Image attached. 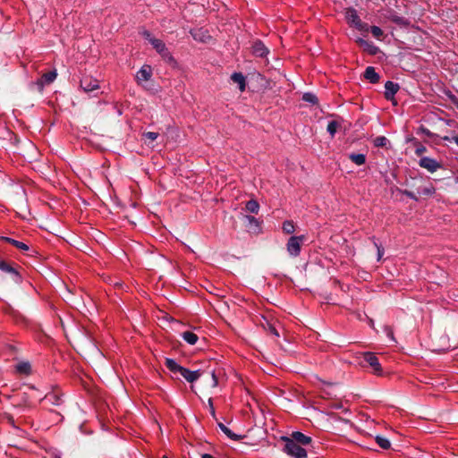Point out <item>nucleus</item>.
I'll return each instance as SVG.
<instances>
[{
  "instance_id": "nucleus-1",
  "label": "nucleus",
  "mask_w": 458,
  "mask_h": 458,
  "mask_svg": "<svg viewBox=\"0 0 458 458\" xmlns=\"http://www.w3.org/2000/svg\"><path fill=\"white\" fill-rule=\"evenodd\" d=\"M282 440L285 442L284 452L293 458H307V452L293 440H288V437H283Z\"/></svg>"
},
{
  "instance_id": "nucleus-2",
  "label": "nucleus",
  "mask_w": 458,
  "mask_h": 458,
  "mask_svg": "<svg viewBox=\"0 0 458 458\" xmlns=\"http://www.w3.org/2000/svg\"><path fill=\"white\" fill-rule=\"evenodd\" d=\"M304 241V235L291 236L286 243V250L289 255L292 257H298L301 253V245Z\"/></svg>"
},
{
  "instance_id": "nucleus-3",
  "label": "nucleus",
  "mask_w": 458,
  "mask_h": 458,
  "mask_svg": "<svg viewBox=\"0 0 458 458\" xmlns=\"http://www.w3.org/2000/svg\"><path fill=\"white\" fill-rule=\"evenodd\" d=\"M150 44L153 47V48H155V50L162 56L164 60H165L168 63H175V60L173 57L172 54L169 52V50L165 47V44L161 39H152Z\"/></svg>"
},
{
  "instance_id": "nucleus-4",
  "label": "nucleus",
  "mask_w": 458,
  "mask_h": 458,
  "mask_svg": "<svg viewBox=\"0 0 458 458\" xmlns=\"http://www.w3.org/2000/svg\"><path fill=\"white\" fill-rule=\"evenodd\" d=\"M419 165L420 167L428 170L430 173H434L439 168H441V164L437 162L436 159H433L428 157H423L420 159Z\"/></svg>"
},
{
  "instance_id": "nucleus-5",
  "label": "nucleus",
  "mask_w": 458,
  "mask_h": 458,
  "mask_svg": "<svg viewBox=\"0 0 458 458\" xmlns=\"http://www.w3.org/2000/svg\"><path fill=\"white\" fill-rule=\"evenodd\" d=\"M365 361L371 367L373 372L377 375L382 374V368L378 359L371 352H365L363 354Z\"/></svg>"
},
{
  "instance_id": "nucleus-6",
  "label": "nucleus",
  "mask_w": 458,
  "mask_h": 458,
  "mask_svg": "<svg viewBox=\"0 0 458 458\" xmlns=\"http://www.w3.org/2000/svg\"><path fill=\"white\" fill-rule=\"evenodd\" d=\"M81 88L85 92H91L95 89H99V84L98 80L89 76H85L81 80Z\"/></svg>"
},
{
  "instance_id": "nucleus-7",
  "label": "nucleus",
  "mask_w": 458,
  "mask_h": 458,
  "mask_svg": "<svg viewBox=\"0 0 458 458\" xmlns=\"http://www.w3.org/2000/svg\"><path fill=\"white\" fill-rule=\"evenodd\" d=\"M152 76V68L150 65L144 64L136 74V81L140 84L142 81H148Z\"/></svg>"
},
{
  "instance_id": "nucleus-8",
  "label": "nucleus",
  "mask_w": 458,
  "mask_h": 458,
  "mask_svg": "<svg viewBox=\"0 0 458 458\" xmlns=\"http://www.w3.org/2000/svg\"><path fill=\"white\" fill-rule=\"evenodd\" d=\"M346 18L348 22L353 24L359 30L363 29V23L361 22L357 12L354 9H348L346 12Z\"/></svg>"
},
{
  "instance_id": "nucleus-9",
  "label": "nucleus",
  "mask_w": 458,
  "mask_h": 458,
  "mask_svg": "<svg viewBox=\"0 0 458 458\" xmlns=\"http://www.w3.org/2000/svg\"><path fill=\"white\" fill-rule=\"evenodd\" d=\"M356 42L364 51H366L371 55H377V52L379 51L378 47H376L372 42L367 41L362 38H358Z\"/></svg>"
},
{
  "instance_id": "nucleus-10",
  "label": "nucleus",
  "mask_w": 458,
  "mask_h": 458,
  "mask_svg": "<svg viewBox=\"0 0 458 458\" xmlns=\"http://www.w3.org/2000/svg\"><path fill=\"white\" fill-rule=\"evenodd\" d=\"M288 440H293L297 445H307L310 444L311 437L302 434L301 432L295 431L292 433L291 437H288Z\"/></svg>"
},
{
  "instance_id": "nucleus-11",
  "label": "nucleus",
  "mask_w": 458,
  "mask_h": 458,
  "mask_svg": "<svg viewBox=\"0 0 458 458\" xmlns=\"http://www.w3.org/2000/svg\"><path fill=\"white\" fill-rule=\"evenodd\" d=\"M399 89H400V87L397 83H394L391 81H386L385 84V89H386L385 90V98L387 100L394 99V97Z\"/></svg>"
},
{
  "instance_id": "nucleus-12",
  "label": "nucleus",
  "mask_w": 458,
  "mask_h": 458,
  "mask_svg": "<svg viewBox=\"0 0 458 458\" xmlns=\"http://www.w3.org/2000/svg\"><path fill=\"white\" fill-rule=\"evenodd\" d=\"M252 53L258 57H266L269 51L261 41H256L252 45Z\"/></svg>"
},
{
  "instance_id": "nucleus-13",
  "label": "nucleus",
  "mask_w": 458,
  "mask_h": 458,
  "mask_svg": "<svg viewBox=\"0 0 458 458\" xmlns=\"http://www.w3.org/2000/svg\"><path fill=\"white\" fill-rule=\"evenodd\" d=\"M180 375L183 377L188 382L193 383L198 380L201 376V372L199 370H190L183 367Z\"/></svg>"
},
{
  "instance_id": "nucleus-14",
  "label": "nucleus",
  "mask_w": 458,
  "mask_h": 458,
  "mask_svg": "<svg viewBox=\"0 0 458 458\" xmlns=\"http://www.w3.org/2000/svg\"><path fill=\"white\" fill-rule=\"evenodd\" d=\"M56 76L57 73L55 71L44 73L37 83L42 89L45 84L52 83L55 80Z\"/></svg>"
},
{
  "instance_id": "nucleus-15",
  "label": "nucleus",
  "mask_w": 458,
  "mask_h": 458,
  "mask_svg": "<svg viewBox=\"0 0 458 458\" xmlns=\"http://www.w3.org/2000/svg\"><path fill=\"white\" fill-rule=\"evenodd\" d=\"M364 77L371 83H377L379 81V75L376 72V70L372 66L366 68Z\"/></svg>"
},
{
  "instance_id": "nucleus-16",
  "label": "nucleus",
  "mask_w": 458,
  "mask_h": 458,
  "mask_svg": "<svg viewBox=\"0 0 458 458\" xmlns=\"http://www.w3.org/2000/svg\"><path fill=\"white\" fill-rule=\"evenodd\" d=\"M232 81L239 85V89L243 92L246 87L245 77L241 72H234L231 76Z\"/></svg>"
},
{
  "instance_id": "nucleus-17",
  "label": "nucleus",
  "mask_w": 458,
  "mask_h": 458,
  "mask_svg": "<svg viewBox=\"0 0 458 458\" xmlns=\"http://www.w3.org/2000/svg\"><path fill=\"white\" fill-rule=\"evenodd\" d=\"M348 157L356 165H362L367 160L366 155L361 153H351Z\"/></svg>"
},
{
  "instance_id": "nucleus-18",
  "label": "nucleus",
  "mask_w": 458,
  "mask_h": 458,
  "mask_svg": "<svg viewBox=\"0 0 458 458\" xmlns=\"http://www.w3.org/2000/svg\"><path fill=\"white\" fill-rule=\"evenodd\" d=\"M45 403L52 404V405H59L61 402L60 396L56 393H49L45 395L42 399Z\"/></svg>"
},
{
  "instance_id": "nucleus-19",
  "label": "nucleus",
  "mask_w": 458,
  "mask_h": 458,
  "mask_svg": "<svg viewBox=\"0 0 458 458\" xmlns=\"http://www.w3.org/2000/svg\"><path fill=\"white\" fill-rule=\"evenodd\" d=\"M165 366L166 368L172 371L173 373L176 374L182 372V369L183 367L179 365L173 359H166L165 360Z\"/></svg>"
},
{
  "instance_id": "nucleus-20",
  "label": "nucleus",
  "mask_w": 458,
  "mask_h": 458,
  "mask_svg": "<svg viewBox=\"0 0 458 458\" xmlns=\"http://www.w3.org/2000/svg\"><path fill=\"white\" fill-rule=\"evenodd\" d=\"M261 326L266 331L269 332L270 334L274 335L276 337L279 336V333L276 326L271 321L267 320V318H264V321L261 322Z\"/></svg>"
},
{
  "instance_id": "nucleus-21",
  "label": "nucleus",
  "mask_w": 458,
  "mask_h": 458,
  "mask_svg": "<svg viewBox=\"0 0 458 458\" xmlns=\"http://www.w3.org/2000/svg\"><path fill=\"white\" fill-rule=\"evenodd\" d=\"M182 339L191 345H194L198 342V335L191 331H185L182 334Z\"/></svg>"
},
{
  "instance_id": "nucleus-22",
  "label": "nucleus",
  "mask_w": 458,
  "mask_h": 458,
  "mask_svg": "<svg viewBox=\"0 0 458 458\" xmlns=\"http://www.w3.org/2000/svg\"><path fill=\"white\" fill-rule=\"evenodd\" d=\"M2 240L11 243L12 245L15 246L16 248H18L23 251H26L29 250V246L22 242H19V241H16L14 239H12L9 237H3Z\"/></svg>"
},
{
  "instance_id": "nucleus-23",
  "label": "nucleus",
  "mask_w": 458,
  "mask_h": 458,
  "mask_svg": "<svg viewBox=\"0 0 458 458\" xmlns=\"http://www.w3.org/2000/svg\"><path fill=\"white\" fill-rule=\"evenodd\" d=\"M245 208L248 212L258 214L259 210V204L255 199H250L246 203Z\"/></svg>"
},
{
  "instance_id": "nucleus-24",
  "label": "nucleus",
  "mask_w": 458,
  "mask_h": 458,
  "mask_svg": "<svg viewBox=\"0 0 458 458\" xmlns=\"http://www.w3.org/2000/svg\"><path fill=\"white\" fill-rule=\"evenodd\" d=\"M16 370L23 375H29L31 370L30 364L29 362H20L16 366Z\"/></svg>"
},
{
  "instance_id": "nucleus-25",
  "label": "nucleus",
  "mask_w": 458,
  "mask_h": 458,
  "mask_svg": "<svg viewBox=\"0 0 458 458\" xmlns=\"http://www.w3.org/2000/svg\"><path fill=\"white\" fill-rule=\"evenodd\" d=\"M282 229H283L284 233H285L287 234H292L295 231L294 223L291 220H285L283 223Z\"/></svg>"
},
{
  "instance_id": "nucleus-26",
  "label": "nucleus",
  "mask_w": 458,
  "mask_h": 458,
  "mask_svg": "<svg viewBox=\"0 0 458 458\" xmlns=\"http://www.w3.org/2000/svg\"><path fill=\"white\" fill-rule=\"evenodd\" d=\"M218 427L220 428V429L230 438V439H233V440H237L240 438V437L236 434H234L233 432H232V430L227 428L225 425H224L223 423H218Z\"/></svg>"
},
{
  "instance_id": "nucleus-27",
  "label": "nucleus",
  "mask_w": 458,
  "mask_h": 458,
  "mask_svg": "<svg viewBox=\"0 0 458 458\" xmlns=\"http://www.w3.org/2000/svg\"><path fill=\"white\" fill-rule=\"evenodd\" d=\"M0 270L5 273L17 274L15 268L3 259H0Z\"/></svg>"
},
{
  "instance_id": "nucleus-28",
  "label": "nucleus",
  "mask_w": 458,
  "mask_h": 458,
  "mask_svg": "<svg viewBox=\"0 0 458 458\" xmlns=\"http://www.w3.org/2000/svg\"><path fill=\"white\" fill-rule=\"evenodd\" d=\"M376 442L383 449L390 448V445H391L390 441L384 437L377 436Z\"/></svg>"
},
{
  "instance_id": "nucleus-29",
  "label": "nucleus",
  "mask_w": 458,
  "mask_h": 458,
  "mask_svg": "<svg viewBox=\"0 0 458 458\" xmlns=\"http://www.w3.org/2000/svg\"><path fill=\"white\" fill-rule=\"evenodd\" d=\"M339 127L340 124L337 121H331L327 124V130L330 133L331 137H334Z\"/></svg>"
},
{
  "instance_id": "nucleus-30",
  "label": "nucleus",
  "mask_w": 458,
  "mask_h": 458,
  "mask_svg": "<svg viewBox=\"0 0 458 458\" xmlns=\"http://www.w3.org/2000/svg\"><path fill=\"white\" fill-rule=\"evenodd\" d=\"M388 143V140L385 136H378L373 140L375 147H385Z\"/></svg>"
},
{
  "instance_id": "nucleus-31",
  "label": "nucleus",
  "mask_w": 458,
  "mask_h": 458,
  "mask_svg": "<svg viewBox=\"0 0 458 458\" xmlns=\"http://www.w3.org/2000/svg\"><path fill=\"white\" fill-rule=\"evenodd\" d=\"M302 99L306 102H310L311 104H316L318 103V98L312 94V93H305L303 96H302Z\"/></svg>"
},
{
  "instance_id": "nucleus-32",
  "label": "nucleus",
  "mask_w": 458,
  "mask_h": 458,
  "mask_svg": "<svg viewBox=\"0 0 458 458\" xmlns=\"http://www.w3.org/2000/svg\"><path fill=\"white\" fill-rule=\"evenodd\" d=\"M370 32L376 38H380L383 36V30L377 26H371Z\"/></svg>"
},
{
  "instance_id": "nucleus-33",
  "label": "nucleus",
  "mask_w": 458,
  "mask_h": 458,
  "mask_svg": "<svg viewBox=\"0 0 458 458\" xmlns=\"http://www.w3.org/2000/svg\"><path fill=\"white\" fill-rule=\"evenodd\" d=\"M392 21L394 23L399 24V25H407L408 24L407 21L403 17H400L397 15L393 16Z\"/></svg>"
},
{
  "instance_id": "nucleus-34",
  "label": "nucleus",
  "mask_w": 458,
  "mask_h": 458,
  "mask_svg": "<svg viewBox=\"0 0 458 458\" xmlns=\"http://www.w3.org/2000/svg\"><path fill=\"white\" fill-rule=\"evenodd\" d=\"M426 151H427V148H426L425 146H423L422 144H418L417 147H416V149H415V154L418 157H420Z\"/></svg>"
},
{
  "instance_id": "nucleus-35",
  "label": "nucleus",
  "mask_w": 458,
  "mask_h": 458,
  "mask_svg": "<svg viewBox=\"0 0 458 458\" xmlns=\"http://www.w3.org/2000/svg\"><path fill=\"white\" fill-rule=\"evenodd\" d=\"M142 37L147 39L149 43H151L152 39H155L156 38L151 35V33L148 30H143L141 32Z\"/></svg>"
},
{
  "instance_id": "nucleus-36",
  "label": "nucleus",
  "mask_w": 458,
  "mask_h": 458,
  "mask_svg": "<svg viewBox=\"0 0 458 458\" xmlns=\"http://www.w3.org/2000/svg\"><path fill=\"white\" fill-rule=\"evenodd\" d=\"M211 376H212L211 386L212 387H216L218 385V378H217L216 371L213 370L212 373H211Z\"/></svg>"
},
{
  "instance_id": "nucleus-37",
  "label": "nucleus",
  "mask_w": 458,
  "mask_h": 458,
  "mask_svg": "<svg viewBox=\"0 0 458 458\" xmlns=\"http://www.w3.org/2000/svg\"><path fill=\"white\" fill-rule=\"evenodd\" d=\"M144 136L151 140H155L157 139L158 133L154 131H148L144 133Z\"/></svg>"
},
{
  "instance_id": "nucleus-38",
  "label": "nucleus",
  "mask_w": 458,
  "mask_h": 458,
  "mask_svg": "<svg viewBox=\"0 0 458 458\" xmlns=\"http://www.w3.org/2000/svg\"><path fill=\"white\" fill-rule=\"evenodd\" d=\"M402 193L403 195L409 197L411 199L418 200V198L416 197V195L412 191H410L408 190H403V191H402Z\"/></svg>"
},
{
  "instance_id": "nucleus-39",
  "label": "nucleus",
  "mask_w": 458,
  "mask_h": 458,
  "mask_svg": "<svg viewBox=\"0 0 458 458\" xmlns=\"http://www.w3.org/2000/svg\"><path fill=\"white\" fill-rule=\"evenodd\" d=\"M384 330H385V332H386V335H387L391 340L394 341V332H393L392 328H391L390 327L386 326V327H385Z\"/></svg>"
},
{
  "instance_id": "nucleus-40",
  "label": "nucleus",
  "mask_w": 458,
  "mask_h": 458,
  "mask_svg": "<svg viewBox=\"0 0 458 458\" xmlns=\"http://www.w3.org/2000/svg\"><path fill=\"white\" fill-rule=\"evenodd\" d=\"M444 140L447 141H453L458 146V135L453 136V137H444Z\"/></svg>"
},
{
  "instance_id": "nucleus-41",
  "label": "nucleus",
  "mask_w": 458,
  "mask_h": 458,
  "mask_svg": "<svg viewBox=\"0 0 458 458\" xmlns=\"http://www.w3.org/2000/svg\"><path fill=\"white\" fill-rule=\"evenodd\" d=\"M376 247L377 248V259L379 260L383 254H384V250L382 248H380L377 243H375Z\"/></svg>"
},
{
  "instance_id": "nucleus-42",
  "label": "nucleus",
  "mask_w": 458,
  "mask_h": 458,
  "mask_svg": "<svg viewBox=\"0 0 458 458\" xmlns=\"http://www.w3.org/2000/svg\"><path fill=\"white\" fill-rule=\"evenodd\" d=\"M422 192L424 194H427V195H430L434 192V188L433 187H430V188H425L422 190Z\"/></svg>"
},
{
  "instance_id": "nucleus-43",
  "label": "nucleus",
  "mask_w": 458,
  "mask_h": 458,
  "mask_svg": "<svg viewBox=\"0 0 458 458\" xmlns=\"http://www.w3.org/2000/svg\"><path fill=\"white\" fill-rule=\"evenodd\" d=\"M208 406L210 407V411H211L212 415H214L215 414V409L213 407V402H212L211 398H209V400H208Z\"/></svg>"
},
{
  "instance_id": "nucleus-44",
  "label": "nucleus",
  "mask_w": 458,
  "mask_h": 458,
  "mask_svg": "<svg viewBox=\"0 0 458 458\" xmlns=\"http://www.w3.org/2000/svg\"><path fill=\"white\" fill-rule=\"evenodd\" d=\"M201 458H214L211 454H202Z\"/></svg>"
},
{
  "instance_id": "nucleus-45",
  "label": "nucleus",
  "mask_w": 458,
  "mask_h": 458,
  "mask_svg": "<svg viewBox=\"0 0 458 458\" xmlns=\"http://www.w3.org/2000/svg\"><path fill=\"white\" fill-rule=\"evenodd\" d=\"M247 218H248V220H249L250 222H253V221H255V217H254V216H247Z\"/></svg>"
},
{
  "instance_id": "nucleus-46",
  "label": "nucleus",
  "mask_w": 458,
  "mask_h": 458,
  "mask_svg": "<svg viewBox=\"0 0 458 458\" xmlns=\"http://www.w3.org/2000/svg\"><path fill=\"white\" fill-rule=\"evenodd\" d=\"M454 106H456V108L458 109V98H455V99L454 100Z\"/></svg>"
},
{
  "instance_id": "nucleus-47",
  "label": "nucleus",
  "mask_w": 458,
  "mask_h": 458,
  "mask_svg": "<svg viewBox=\"0 0 458 458\" xmlns=\"http://www.w3.org/2000/svg\"><path fill=\"white\" fill-rule=\"evenodd\" d=\"M369 325H370L371 327H373L374 322H373V320H372V319H370V320H369Z\"/></svg>"
},
{
  "instance_id": "nucleus-48",
  "label": "nucleus",
  "mask_w": 458,
  "mask_h": 458,
  "mask_svg": "<svg viewBox=\"0 0 458 458\" xmlns=\"http://www.w3.org/2000/svg\"><path fill=\"white\" fill-rule=\"evenodd\" d=\"M162 458H168L167 456H163Z\"/></svg>"
}]
</instances>
